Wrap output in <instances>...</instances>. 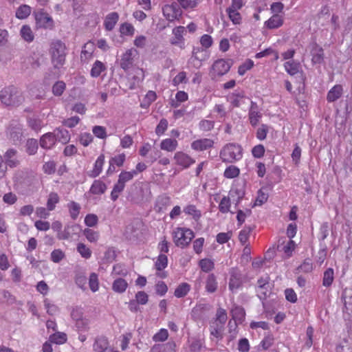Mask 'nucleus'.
Returning a JSON list of instances; mask_svg holds the SVG:
<instances>
[{"label": "nucleus", "instance_id": "f257e3e1", "mask_svg": "<svg viewBox=\"0 0 352 352\" xmlns=\"http://www.w3.org/2000/svg\"><path fill=\"white\" fill-rule=\"evenodd\" d=\"M50 53L52 62L55 68L61 67L65 63L67 48L65 44L60 40L52 43Z\"/></svg>", "mask_w": 352, "mask_h": 352}, {"label": "nucleus", "instance_id": "f03ea898", "mask_svg": "<svg viewBox=\"0 0 352 352\" xmlns=\"http://www.w3.org/2000/svg\"><path fill=\"white\" fill-rule=\"evenodd\" d=\"M0 100L6 106L19 105L23 101V97L16 87L10 86L1 91Z\"/></svg>", "mask_w": 352, "mask_h": 352}, {"label": "nucleus", "instance_id": "7ed1b4c3", "mask_svg": "<svg viewBox=\"0 0 352 352\" xmlns=\"http://www.w3.org/2000/svg\"><path fill=\"white\" fill-rule=\"evenodd\" d=\"M228 316L226 311L223 308H219L217 311L215 320L210 323V332L211 336L219 340L223 338L224 325Z\"/></svg>", "mask_w": 352, "mask_h": 352}, {"label": "nucleus", "instance_id": "20e7f679", "mask_svg": "<svg viewBox=\"0 0 352 352\" xmlns=\"http://www.w3.org/2000/svg\"><path fill=\"white\" fill-rule=\"evenodd\" d=\"M220 157L223 162H234L242 157V148L239 144L234 143L227 144L221 149Z\"/></svg>", "mask_w": 352, "mask_h": 352}, {"label": "nucleus", "instance_id": "39448f33", "mask_svg": "<svg viewBox=\"0 0 352 352\" xmlns=\"http://www.w3.org/2000/svg\"><path fill=\"white\" fill-rule=\"evenodd\" d=\"M194 237V232L189 228H177L173 232L175 245L182 248L188 245Z\"/></svg>", "mask_w": 352, "mask_h": 352}, {"label": "nucleus", "instance_id": "423d86ee", "mask_svg": "<svg viewBox=\"0 0 352 352\" xmlns=\"http://www.w3.org/2000/svg\"><path fill=\"white\" fill-rule=\"evenodd\" d=\"M33 14L37 28L52 30L54 28V21L52 17L44 9H37L33 12Z\"/></svg>", "mask_w": 352, "mask_h": 352}, {"label": "nucleus", "instance_id": "0eeeda50", "mask_svg": "<svg viewBox=\"0 0 352 352\" xmlns=\"http://www.w3.org/2000/svg\"><path fill=\"white\" fill-rule=\"evenodd\" d=\"M229 289L232 292H236L241 287L245 280V276L237 267L230 270Z\"/></svg>", "mask_w": 352, "mask_h": 352}, {"label": "nucleus", "instance_id": "6e6552de", "mask_svg": "<svg viewBox=\"0 0 352 352\" xmlns=\"http://www.w3.org/2000/svg\"><path fill=\"white\" fill-rule=\"evenodd\" d=\"M232 65V60L230 59H218L214 62L212 65L210 75L212 78L217 76H222L227 74Z\"/></svg>", "mask_w": 352, "mask_h": 352}, {"label": "nucleus", "instance_id": "1a4fd4ad", "mask_svg": "<svg viewBox=\"0 0 352 352\" xmlns=\"http://www.w3.org/2000/svg\"><path fill=\"white\" fill-rule=\"evenodd\" d=\"M162 12L165 18L170 22L179 20L182 15V10L176 2L164 6Z\"/></svg>", "mask_w": 352, "mask_h": 352}, {"label": "nucleus", "instance_id": "9d476101", "mask_svg": "<svg viewBox=\"0 0 352 352\" xmlns=\"http://www.w3.org/2000/svg\"><path fill=\"white\" fill-rule=\"evenodd\" d=\"M138 56V52L133 48L127 50L121 56L120 66L124 71L129 70L133 65L135 58Z\"/></svg>", "mask_w": 352, "mask_h": 352}, {"label": "nucleus", "instance_id": "9b49d317", "mask_svg": "<svg viewBox=\"0 0 352 352\" xmlns=\"http://www.w3.org/2000/svg\"><path fill=\"white\" fill-rule=\"evenodd\" d=\"M186 32L185 28L178 26L173 30V36L170 38V42L172 45L178 46L181 49L185 47L184 34Z\"/></svg>", "mask_w": 352, "mask_h": 352}, {"label": "nucleus", "instance_id": "f8f14e48", "mask_svg": "<svg viewBox=\"0 0 352 352\" xmlns=\"http://www.w3.org/2000/svg\"><path fill=\"white\" fill-rule=\"evenodd\" d=\"M270 289V278L268 276L260 278L257 281L256 292L260 299H265Z\"/></svg>", "mask_w": 352, "mask_h": 352}, {"label": "nucleus", "instance_id": "ddd939ff", "mask_svg": "<svg viewBox=\"0 0 352 352\" xmlns=\"http://www.w3.org/2000/svg\"><path fill=\"white\" fill-rule=\"evenodd\" d=\"M248 116L250 122L252 126H256L262 118V113L259 110L258 106L253 101H251Z\"/></svg>", "mask_w": 352, "mask_h": 352}, {"label": "nucleus", "instance_id": "4468645a", "mask_svg": "<svg viewBox=\"0 0 352 352\" xmlns=\"http://www.w3.org/2000/svg\"><path fill=\"white\" fill-rule=\"evenodd\" d=\"M311 62L313 64H320L324 60V51L322 47L314 43L311 46Z\"/></svg>", "mask_w": 352, "mask_h": 352}, {"label": "nucleus", "instance_id": "2eb2a0df", "mask_svg": "<svg viewBox=\"0 0 352 352\" xmlns=\"http://www.w3.org/2000/svg\"><path fill=\"white\" fill-rule=\"evenodd\" d=\"M214 145V141L209 138H203L193 141L191 148L197 151H203L210 148Z\"/></svg>", "mask_w": 352, "mask_h": 352}, {"label": "nucleus", "instance_id": "dca6fc26", "mask_svg": "<svg viewBox=\"0 0 352 352\" xmlns=\"http://www.w3.org/2000/svg\"><path fill=\"white\" fill-rule=\"evenodd\" d=\"M174 158L177 164L184 168H188L195 162L192 158L183 152H177L175 154Z\"/></svg>", "mask_w": 352, "mask_h": 352}, {"label": "nucleus", "instance_id": "f3484780", "mask_svg": "<svg viewBox=\"0 0 352 352\" xmlns=\"http://www.w3.org/2000/svg\"><path fill=\"white\" fill-rule=\"evenodd\" d=\"M94 50L95 46L93 42L89 41L85 43L82 47L80 54L81 61L87 63L90 59H91Z\"/></svg>", "mask_w": 352, "mask_h": 352}, {"label": "nucleus", "instance_id": "a211bd4d", "mask_svg": "<svg viewBox=\"0 0 352 352\" xmlns=\"http://www.w3.org/2000/svg\"><path fill=\"white\" fill-rule=\"evenodd\" d=\"M283 24V16L279 14H273L267 21L265 25L268 29H275L280 27Z\"/></svg>", "mask_w": 352, "mask_h": 352}, {"label": "nucleus", "instance_id": "6ab92c4d", "mask_svg": "<svg viewBox=\"0 0 352 352\" xmlns=\"http://www.w3.org/2000/svg\"><path fill=\"white\" fill-rule=\"evenodd\" d=\"M56 143V136L53 133H47L43 135L40 139V145L43 148L50 149Z\"/></svg>", "mask_w": 352, "mask_h": 352}, {"label": "nucleus", "instance_id": "aec40b11", "mask_svg": "<svg viewBox=\"0 0 352 352\" xmlns=\"http://www.w3.org/2000/svg\"><path fill=\"white\" fill-rule=\"evenodd\" d=\"M176 344L174 342H168L166 344H155L151 352H175Z\"/></svg>", "mask_w": 352, "mask_h": 352}, {"label": "nucleus", "instance_id": "412c9836", "mask_svg": "<svg viewBox=\"0 0 352 352\" xmlns=\"http://www.w3.org/2000/svg\"><path fill=\"white\" fill-rule=\"evenodd\" d=\"M343 89L342 85H336L333 86L328 92L327 100L329 102H334L339 99L342 94Z\"/></svg>", "mask_w": 352, "mask_h": 352}, {"label": "nucleus", "instance_id": "4be33fe9", "mask_svg": "<svg viewBox=\"0 0 352 352\" xmlns=\"http://www.w3.org/2000/svg\"><path fill=\"white\" fill-rule=\"evenodd\" d=\"M210 309V305L206 303L197 305L192 310V316L196 319L200 318L206 312Z\"/></svg>", "mask_w": 352, "mask_h": 352}, {"label": "nucleus", "instance_id": "5701e85b", "mask_svg": "<svg viewBox=\"0 0 352 352\" xmlns=\"http://www.w3.org/2000/svg\"><path fill=\"white\" fill-rule=\"evenodd\" d=\"M107 190L106 184L100 180H95L89 190V192L93 195H102Z\"/></svg>", "mask_w": 352, "mask_h": 352}, {"label": "nucleus", "instance_id": "b1692460", "mask_svg": "<svg viewBox=\"0 0 352 352\" xmlns=\"http://www.w3.org/2000/svg\"><path fill=\"white\" fill-rule=\"evenodd\" d=\"M109 342L106 338H97L94 344V350L96 352H105L108 349Z\"/></svg>", "mask_w": 352, "mask_h": 352}, {"label": "nucleus", "instance_id": "393cba45", "mask_svg": "<svg viewBox=\"0 0 352 352\" xmlns=\"http://www.w3.org/2000/svg\"><path fill=\"white\" fill-rule=\"evenodd\" d=\"M20 35L22 38L28 43H31L34 39V34L28 25H23L20 30Z\"/></svg>", "mask_w": 352, "mask_h": 352}, {"label": "nucleus", "instance_id": "a878e982", "mask_svg": "<svg viewBox=\"0 0 352 352\" xmlns=\"http://www.w3.org/2000/svg\"><path fill=\"white\" fill-rule=\"evenodd\" d=\"M54 135L56 136V141L58 140L63 144L67 143L70 140L69 131L64 129H57Z\"/></svg>", "mask_w": 352, "mask_h": 352}, {"label": "nucleus", "instance_id": "bb28decb", "mask_svg": "<svg viewBox=\"0 0 352 352\" xmlns=\"http://www.w3.org/2000/svg\"><path fill=\"white\" fill-rule=\"evenodd\" d=\"M119 16L117 12H111L109 14L104 20V26L107 30H111L118 22Z\"/></svg>", "mask_w": 352, "mask_h": 352}, {"label": "nucleus", "instance_id": "cd10ccee", "mask_svg": "<svg viewBox=\"0 0 352 352\" xmlns=\"http://www.w3.org/2000/svg\"><path fill=\"white\" fill-rule=\"evenodd\" d=\"M127 287H128L127 282L122 278L116 279L113 281V285H112L113 290L115 292L120 293V294L124 292Z\"/></svg>", "mask_w": 352, "mask_h": 352}, {"label": "nucleus", "instance_id": "c85d7f7f", "mask_svg": "<svg viewBox=\"0 0 352 352\" xmlns=\"http://www.w3.org/2000/svg\"><path fill=\"white\" fill-rule=\"evenodd\" d=\"M177 144L178 143L176 140L167 138L162 141L160 148L162 150L172 152L176 149Z\"/></svg>", "mask_w": 352, "mask_h": 352}, {"label": "nucleus", "instance_id": "c756f323", "mask_svg": "<svg viewBox=\"0 0 352 352\" xmlns=\"http://www.w3.org/2000/svg\"><path fill=\"white\" fill-rule=\"evenodd\" d=\"M217 289V281L214 274L208 276L206 280V290L209 293H214Z\"/></svg>", "mask_w": 352, "mask_h": 352}, {"label": "nucleus", "instance_id": "7c9ffc66", "mask_svg": "<svg viewBox=\"0 0 352 352\" xmlns=\"http://www.w3.org/2000/svg\"><path fill=\"white\" fill-rule=\"evenodd\" d=\"M31 12H32L31 7L28 5L23 4V5L20 6L17 8V10L16 11L15 16L16 18H18L19 19H25L30 15Z\"/></svg>", "mask_w": 352, "mask_h": 352}, {"label": "nucleus", "instance_id": "2f4dec72", "mask_svg": "<svg viewBox=\"0 0 352 352\" xmlns=\"http://www.w3.org/2000/svg\"><path fill=\"white\" fill-rule=\"evenodd\" d=\"M231 314L232 318L236 321L242 322L245 316V312L244 309L241 307L236 305L231 310Z\"/></svg>", "mask_w": 352, "mask_h": 352}, {"label": "nucleus", "instance_id": "473e14b6", "mask_svg": "<svg viewBox=\"0 0 352 352\" xmlns=\"http://www.w3.org/2000/svg\"><path fill=\"white\" fill-rule=\"evenodd\" d=\"M104 162V155L101 154L96 160L94 165V168L90 174L92 177H96L100 175L102 171V166Z\"/></svg>", "mask_w": 352, "mask_h": 352}, {"label": "nucleus", "instance_id": "72a5a7b5", "mask_svg": "<svg viewBox=\"0 0 352 352\" xmlns=\"http://www.w3.org/2000/svg\"><path fill=\"white\" fill-rule=\"evenodd\" d=\"M190 289V285L187 283H182L175 289L174 295L177 298H183L187 295Z\"/></svg>", "mask_w": 352, "mask_h": 352}, {"label": "nucleus", "instance_id": "f704fd0d", "mask_svg": "<svg viewBox=\"0 0 352 352\" xmlns=\"http://www.w3.org/2000/svg\"><path fill=\"white\" fill-rule=\"evenodd\" d=\"M230 200L237 206L244 196V192L242 190L232 189L229 192Z\"/></svg>", "mask_w": 352, "mask_h": 352}, {"label": "nucleus", "instance_id": "c9c22d12", "mask_svg": "<svg viewBox=\"0 0 352 352\" xmlns=\"http://www.w3.org/2000/svg\"><path fill=\"white\" fill-rule=\"evenodd\" d=\"M105 69V65L101 61L96 60L91 69V76L94 78L98 77Z\"/></svg>", "mask_w": 352, "mask_h": 352}, {"label": "nucleus", "instance_id": "e433bc0d", "mask_svg": "<svg viewBox=\"0 0 352 352\" xmlns=\"http://www.w3.org/2000/svg\"><path fill=\"white\" fill-rule=\"evenodd\" d=\"M284 67L288 74L294 76L299 72L300 64L294 60H289L285 63Z\"/></svg>", "mask_w": 352, "mask_h": 352}, {"label": "nucleus", "instance_id": "4c0bfd02", "mask_svg": "<svg viewBox=\"0 0 352 352\" xmlns=\"http://www.w3.org/2000/svg\"><path fill=\"white\" fill-rule=\"evenodd\" d=\"M135 176V172L122 171L118 176V182L125 186V184L132 180Z\"/></svg>", "mask_w": 352, "mask_h": 352}, {"label": "nucleus", "instance_id": "58836bf2", "mask_svg": "<svg viewBox=\"0 0 352 352\" xmlns=\"http://www.w3.org/2000/svg\"><path fill=\"white\" fill-rule=\"evenodd\" d=\"M184 212L188 215L192 216L193 219L197 220L201 217V211L197 210L196 206L192 204L186 206L184 208Z\"/></svg>", "mask_w": 352, "mask_h": 352}, {"label": "nucleus", "instance_id": "ea45409f", "mask_svg": "<svg viewBox=\"0 0 352 352\" xmlns=\"http://www.w3.org/2000/svg\"><path fill=\"white\" fill-rule=\"evenodd\" d=\"M77 251L80 256L86 259H88L91 256V250L87 247L84 243H80L77 245Z\"/></svg>", "mask_w": 352, "mask_h": 352}, {"label": "nucleus", "instance_id": "a19ab883", "mask_svg": "<svg viewBox=\"0 0 352 352\" xmlns=\"http://www.w3.org/2000/svg\"><path fill=\"white\" fill-rule=\"evenodd\" d=\"M125 186L117 182L113 186V190L111 192V199L115 201L118 199L120 193L124 190Z\"/></svg>", "mask_w": 352, "mask_h": 352}, {"label": "nucleus", "instance_id": "79ce46f5", "mask_svg": "<svg viewBox=\"0 0 352 352\" xmlns=\"http://www.w3.org/2000/svg\"><path fill=\"white\" fill-rule=\"evenodd\" d=\"M59 201V197L56 192H51L49 195L47 207L50 211L53 210L55 208L56 204Z\"/></svg>", "mask_w": 352, "mask_h": 352}, {"label": "nucleus", "instance_id": "37998d69", "mask_svg": "<svg viewBox=\"0 0 352 352\" xmlns=\"http://www.w3.org/2000/svg\"><path fill=\"white\" fill-rule=\"evenodd\" d=\"M333 270L331 268H328L324 272L323 276L322 285L324 287L330 286L333 280Z\"/></svg>", "mask_w": 352, "mask_h": 352}, {"label": "nucleus", "instance_id": "c03bdc74", "mask_svg": "<svg viewBox=\"0 0 352 352\" xmlns=\"http://www.w3.org/2000/svg\"><path fill=\"white\" fill-rule=\"evenodd\" d=\"M231 200L230 195L228 197L224 196L219 205V209L222 213H227L230 211Z\"/></svg>", "mask_w": 352, "mask_h": 352}, {"label": "nucleus", "instance_id": "a18cd8bd", "mask_svg": "<svg viewBox=\"0 0 352 352\" xmlns=\"http://www.w3.org/2000/svg\"><path fill=\"white\" fill-rule=\"evenodd\" d=\"M168 265V258L164 254H160L155 262L157 270L161 271L166 267Z\"/></svg>", "mask_w": 352, "mask_h": 352}, {"label": "nucleus", "instance_id": "49530a36", "mask_svg": "<svg viewBox=\"0 0 352 352\" xmlns=\"http://www.w3.org/2000/svg\"><path fill=\"white\" fill-rule=\"evenodd\" d=\"M199 267L203 272H209L214 269V265L210 259L204 258L199 261Z\"/></svg>", "mask_w": 352, "mask_h": 352}, {"label": "nucleus", "instance_id": "de8ad7c7", "mask_svg": "<svg viewBox=\"0 0 352 352\" xmlns=\"http://www.w3.org/2000/svg\"><path fill=\"white\" fill-rule=\"evenodd\" d=\"M87 239L91 243L96 242L99 239V233L91 229L86 228L83 232Z\"/></svg>", "mask_w": 352, "mask_h": 352}, {"label": "nucleus", "instance_id": "09e8293b", "mask_svg": "<svg viewBox=\"0 0 352 352\" xmlns=\"http://www.w3.org/2000/svg\"><path fill=\"white\" fill-rule=\"evenodd\" d=\"M38 149V142L35 139H29L26 143V151L29 155H34Z\"/></svg>", "mask_w": 352, "mask_h": 352}, {"label": "nucleus", "instance_id": "8fccbe9b", "mask_svg": "<svg viewBox=\"0 0 352 352\" xmlns=\"http://www.w3.org/2000/svg\"><path fill=\"white\" fill-rule=\"evenodd\" d=\"M237 10H234L231 8H228L226 10L228 14L230 19L232 21L234 24H239L241 21V14Z\"/></svg>", "mask_w": 352, "mask_h": 352}, {"label": "nucleus", "instance_id": "3c124183", "mask_svg": "<svg viewBox=\"0 0 352 352\" xmlns=\"http://www.w3.org/2000/svg\"><path fill=\"white\" fill-rule=\"evenodd\" d=\"M68 208L72 219H76L80 212V205L74 201H72L68 204Z\"/></svg>", "mask_w": 352, "mask_h": 352}, {"label": "nucleus", "instance_id": "603ef678", "mask_svg": "<svg viewBox=\"0 0 352 352\" xmlns=\"http://www.w3.org/2000/svg\"><path fill=\"white\" fill-rule=\"evenodd\" d=\"M252 228L248 226H245L243 230H241L239 234V239L240 242L244 245L248 241L250 234L252 231Z\"/></svg>", "mask_w": 352, "mask_h": 352}, {"label": "nucleus", "instance_id": "864d4df0", "mask_svg": "<svg viewBox=\"0 0 352 352\" xmlns=\"http://www.w3.org/2000/svg\"><path fill=\"white\" fill-rule=\"evenodd\" d=\"M66 85L63 81L56 82L52 87V92L55 96H61L65 89Z\"/></svg>", "mask_w": 352, "mask_h": 352}, {"label": "nucleus", "instance_id": "5fc2aeb1", "mask_svg": "<svg viewBox=\"0 0 352 352\" xmlns=\"http://www.w3.org/2000/svg\"><path fill=\"white\" fill-rule=\"evenodd\" d=\"M239 169L234 166H228L224 171V176L226 178H234L239 175Z\"/></svg>", "mask_w": 352, "mask_h": 352}, {"label": "nucleus", "instance_id": "6e6d98bb", "mask_svg": "<svg viewBox=\"0 0 352 352\" xmlns=\"http://www.w3.org/2000/svg\"><path fill=\"white\" fill-rule=\"evenodd\" d=\"M128 274L126 268L122 264H116L113 267V276H125Z\"/></svg>", "mask_w": 352, "mask_h": 352}, {"label": "nucleus", "instance_id": "4d7b16f0", "mask_svg": "<svg viewBox=\"0 0 352 352\" xmlns=\"http://www.w3.org/2000/svg\"><path fill=\"white\" fill-rule=\"evenodd\" d=\"M251 213L252 212L250 209H246L245 211L242 210H238L236 215L238 225L239 226H241L244 223L245 218L250 216Z\"/></svg>", "mask_w": 352, "mask_h": 352}, {"label": "nucleus", "instance_id": "13d9d810", "mask_svg": "<svg viewBox=\"0 0 352 352\" xmlns=\"http://www.w3.org/2000/svg\"><path fill=\"white\" fill-rule=\"evenodd\" d=\"M90 289L95 292L98 290V278L96 273H91L89 279Z\"/></svg>", "mask_w": 352, "mask_h": 352}, {"label": "nucleus", "instance_id": "bf43d9fd", "mask_svg": "<svg viewBox=\"0 0 352 352\" xmlns=\"http://www.w3.org/2000/svg\"><path fill=\"white\" fill-rule=\"evenodd\" d=\"M92 132L96 137L100 139H105L107 138L106 129L104 126H95L93 127Z\"/></svg>", "mask_w": 352, "mask_h": 352}, {"label": "nucleus", "instance_id": "052dcab7", "mask_svg": "<svg viewBox=\"0 0 352 352\" xmlns=\"http://www.w3.org/2000/svg\"><path fill=\"white\" fill-rule=\"evenodd\" d=\"M168 337V331L165 329H161L157 333H155L153 339L155 342H164Z\"/></svg>", "mask_w": 352, "mask_h": 352}, {"label": "nucleus", "instance_id": "680f3d73", "mask_svg": "<svg viewBox=\"0 0 352 352\" xmlns=\"http://www.w3.org/2000/svg\"><path fill=\"white\" fill-rule=\"evenodd\" d=\"M253 65L254 63L252 60L250 59L247 60L244 63L239 67L238 74L240 76H243L248 70L250 69L253 67Z\"/></svg>", "mask_w": 352, "mask_h": 352}, {"label": "nucleus", "instance_id": "e2e57ef3", "mask_svg": "<svg viewBox=\"0 0 352 352\" xmlns=\"http://www.w3.org/2000/svg\"><path fill=\"white\" fill-rule=\"evenodd\" d=\"M43 302L48 314L54 315L58 311V307L56 305L52 304L47 298H45Z\"/></svg>", "mask_w": 352, "mask_h": 352}, {"label": "nucleus", "instance_id": "0e129e2a", "mask_svg": "<svg viewBox=\"0 0 352 352\" xmlns=\"http://www.w3.org/2000/svg\"><path fill=\"white\" fill-rule=\"evenodd\" d=\"M89 321L88 319L83 318L76 322V327L78 331H86L89 327Z\"/></svg>", "mask_w": 352, "mask_h": 352}, {"label": "nucleus", "instance_id": "69168bd1", "mask_svg": "<svg viewBox=\"0 0 352 352\" xmlns=\"http://www.w3.org/2000/svg\"><path fill=\"white\" fill-rule=\"evenodd\" d=\"M269 127L266 124H261L257 129L256 138L260 140H263L266 138L268 133Z\"/></svg>", "mask_w": 352, "mask_h": 352}, {"label": "nucleus", "instance_id": "338daca9", "mask_svg": "<svg viewBox=\"0 0 352 352\" xmlns=\"http://www.w3.org/2000/svg\"><path fill=\"white\" fill-rule=\"evenodd\" d=\"M16 201H17V196L12 192L6 193L3 196V201L5 204H7L8 205H12V204H15Z\"/></svg>", "mask_w": 352, "mask_h": 352}, {"label": "nucleus", "instance_id": "774afa93", "mask_svg": "<svg viewBox=\"0 0 352 352\" xmlns=\"http://www.w3.org/2000/svg\"><path fill=\"white\" fill-rule=\"evenodd\" d=\"M168 127V121L166 119H162L155 129V133L158 135H162Z\"/></svg>", "mask_w": 352, "mask_h": 352}]
</instances>
